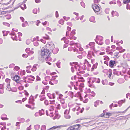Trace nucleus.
<instances>
[{"label": "nucleus", "mask_w": 130, "mask_h": 130, "mask_svg": "<svg viewBox=\"0 0 130 130\" xmlns=\"http://www.w3.org/2000/svg\"><path fill=\"white\" fill-rule=\"evenodd\" d=\"M15 102L16 103H18V102H19L20 103H22V101H21V100H19V101H16Z\"/></svg>", "instance_id": "58"}, {"label": "nucleus", "mask_w": 130, "mask_h": 130, "mask_svg": "<svg viewBox=\"0 0 130 130\" xmlns=\"http://www.w3.org/2000/svg\"><path fill=\"white\" fill-rule=\"evenodd\" d=\"M92 7L95 12L99 11L100 10L99 7L96 4L93 5L92 6Z\"/></svg>", "instance_id": "4"}, {"label": "nucleus", "mask_w": 130, "mask_h": 130, "mask_svg": "<svg viewBox=\"0 0 130 130\" xmlns=\"http://www.w3.org/2000/svg\"><path fill=\"white\" fill-rule=\"evenodd\" d=\"M26 99L27 98H23L22 100V101L23 102H24Z\"/></svg>", "instance_id": "57"}, {"label": "nucleus", "mask_w": 130, "mask_h": 130, "mask_svg": "<svg viewBox=\"0 0 130 130\" xmlns=\"http://www.w3.org/2000/svg\"><path fill=\"white\" fill-rule=\"evenodd\" d=\"M40 41L44 43H45L46 42L45 40H44L42 39H41Z\"/></svg>", "instance_id": "42"}, {"label": "nucleus", "mask_w": 130, "mask_h": 130, "mask_svg": "<svg viewBox=\"0 0 130 130\" xmlns=\"http://www.w3.org/2000/svg\"><path fill=\"white\" fill-rule=\"evenodd\" d=\"M56 18H58V17L59 15H58V13L57 11H56Z\"/></svg>", "instance_id": "36"}, {"label": "nucleus", "mask_w": 130, "mask_h": 130, "mask_svg": "<svg viewBox=\"0 0 130 130\" xmlns=\"http://www.w3.org/2000/svg\"><path fill=\"white\" fill-rule=\"evenodd\" d=\"M98 65L97 62L95 63V64L93 65L91 69V71H93L94 69H96L97 68Z\"/></svg>", "instance_id": "8"}, {"label": "nucleus", "mask_w": 130, "mask_h": 130, "mask_svg": "<svg viewBox=\"0 0 130 130\" xmlns=\"http://www.w3.org/2000/svg\"><path fill=\"white\" fill-rule=\"evenodd\" d=\"M41 79L38 76H37V81H39Z\"/></svg>", "instance_id": "41"}, {"label": "nucleus", "mask_w": 130, "mask_h": 130, "mask_svg": "<svg viewBox=\"0 0 130 130\" xmlns=\"http://www.w3.org/2000/svg\"><path fill=\"white\" fill-rule=\"evenodd\" d=\"M80 4L83 7L85 8V5L84 3L83 2H81L80 3Z\"/></svg>", "instance_id": "24"}, {"label": "nucleus", "mask_w": 130, "mask_h": 130, "mask_svg": "<svg viewBox=\"0 0 130 130\" xmlns=\"http://www.w3.org/2000/svg\"><path fill=\"white\" fill-rule=\"evenodd\" d=\"M45 93V90L44 89H43L42 91V92H41V94H44Z\"/></svg>", "instance_id": "59"}, {"label": "nucleus", "mask_w": 130, "mask_h": 130, "mask_svg": "<svg viewBox=\"0 0 130 130\" xmlns=\"http://www.w3.org/2000/svg\"><path fill=\"white\" fill-rule=\"evenodd\" d=\"M124 101L123 100H122L118 102V103L120 105L119 106H120L122 104V103Z\"/></svg>", "instance_id": "22"}, {"label": "nucleus", "mask_w": 130, "mask_h": 130, "mask_svg": "<svg viewBox=\"0 0 130 130\" xmlns=\"http://www.w3.org/2000/svg\"><path fill=\"white\" fill-rule=\"evenodd\" d=\"M10 80L8 78H6L5 80V81L7 83H10Z\"/></svg>", "instance_id": "34"}, {"label": "nucleus", "mask_w": 130, "mask_h": 130, "mask_svg": "<svg viewBox=\"0 0 130 130\" xmlns=\"http://www.w3.org/2000/svg\"><path fill=\"white\" fill-rule=\"evenodd\" d=\"M7 88H8L7 90L9 91L11 90V89L10 88V84L8 83L7 85Z\"/></svg>", "instance_id": "13"}, {"label": "nucleus", "mask_w": 130, "mask_h": 130, "mask_svg": "<svg viewBox=\"0 0 130 130\" xmlns=\"http://www.w3.org/2000/svg\"><path fill=\"white\" fill-rule=\"evenodd\" d=\"M35 2L37 3H39L40 2V0H35Z\"/></svg>", "instance_id": "49"}, {"label": "nucleus", "mask_w": 130, "mask_h": 130, "mask_svg": "<svg viewBox=\"0 0 130 130\" xmlns=\"http://www.w3.org/2000/svg\"><path fill=\"white\" fill-rule=\"evenodd\" d=\"M33 12L34 14L37 13V9L36 8L34 9L33 10Z\"/></svg>", "instance_id": "26"}, {"label": "nucleus", "mask_w": 130, "mask_h": 130, "mask_svg": "<svg viewBox=\"0 0 130 130\" xmlns=\"http://www.w3.org/2000/svg\"><path fill=\"white\" fill-rule=\"evenodd\" d=\"M67 29L69 31H70L71 29V28L69 27V26H68L67 27Z\"/></svg>", "instance_id": "56"}, {"label": "nucleus", "mask_w": 130, "mask_h": 130, "mask_svg": "<svg viewBox=\"0 0 130 130\" xmlns=\"http://www.w3.org/2000/svg\"><path fill=\"white\" fill-rule=\"evenodd\" d=\"M21 121L22 123H23L25 121V119L23 118H22L21 120Z\"/></svg>", "instance_id": "37"}, {"label": "nucleus", "mask_w": 130, "mask_h": 130, "mask_svg": "<svg viewBox=\"0 0 130 130\" xmlns=\"http://www.w3.org/2000/svg\"><path fill=\"white\" fill-rule=\"evenodd\" d=\"M14 69H15L17 71H18V70H19V69H20V68L18 66H15L14 68Z\"/></svg>", "instance_id": "32"}, {"label": "nucleus", "mask_w": 130, "mask_h": 130, "mask_svg": "<svg viewBox=\"0 0 130 130\" xmlns=\"http://www.w3.org/2000/svg\"><path fill=\"white\" fill-rule=\"evenodd\" d=\"M61 63V62L59 61H58V62H57V63H56V66L58 68H60V64Z\"/></svg>", "instance_id": "16"}, {"label": "nucleus", "mask_w": 130, "mask_h": 130, "mask_svg": "<svg viewBox=\"0 0 130 130\" xmlns=\"http://www.w3.org/2000/svg\"><path fill=\"white\" fill-rule=\"evenodd\" d=\"M25 106L26 107L30 108H31V107L30 106L27 104H26L25 105Z\"/></svg>", "instance_id": "46"}, {"label": "nucleus", "mask_w": 130, "mask_h": 130, "mask_svg": "<svg viewBox=\"0 0 130 130\" xmlns=\"http://www.w3.org/2000/svg\"><path fill=\"white\" fill-rule=\"evenodd\" d=\"M20 122H17L16 123V125H15L16 126H19V124H20Z\"/></svg>", "instance_id": "60"}, {"label": "nucleus", "mask_w": 130, "mask_h": 130, "mask_svg": "<svg viewBox=\"0 0 130 130\" xmlns=\"http://www.w3.org/2000/svg\"><path fill=\"white\" fill-rule=\"evenodd\" d=\"M77 38L76 37H71L70 38V39H74V40H75Z\"/></svg>", "instance_id": "31"}, {"label": "nucleus", "mask_w": 130, "mask_h": 130, "mask_svg": "<svg viewBox=\"0 0 130 130\" xmlns=\"http://www.w3.org/2000/svg\"><path fill=\"white\" fill-rule=\"evenodd\" d=\"M24 91L25 92V94L27 95H29L28 93L26 91V90H25Z\"/></svg>", "instance_id": "50"}, {"label": "nucleus", "mask_w": 130, "mask_h": 130, "mask_svg": "<svg viewBox=\"0 0 130 130\" xmlns=\"http://www.w3.org/2000/svg\"><path fill=\"white\" fill-rule=\"evenodd\" d=\"M14 35V32L12 31L11 32V33L10 34V35Z\"/></svg>", "instance_id": "64"}, {"label": "nucleus", "mask_w": 130, "mask_h": 130, "mask_svg": "<svg viewBox=\"0 0 130 130\" xmlns=\"http://www.w3.org/2000/svg\"><path fill=\"white\" fill-rule=\"evenodd\" d=\"M64 117L66 119H70V116L68 114L64 115Z\"/></svg>", "instance_id": "21"}, {"label": "nucleus", "mask_w": 130, "mask_h": 130, "mask_svg": "<svg viewBox=\"0 0 130 130\" xmlns=\"http://www.w3.org/2000/svg\"><path fill=\"white\" fill-rule=\"evenodd\" d=\"M20 19L21 20H22V22H24V18L22 17H20Z\"/></svg>", "instance_id": "39"}, {"label": "nucleus", "mask_w": 130, "mask_h": 130, "mask_svg": "<svg viewBox=\"0 0 130 130\" xmlns=\"http://www.w3.org/2000/svg\"><path fill=\"white\" fill-rule=\"evenodd\" d=\"M94 44V43L92 42H91L89 43L88 44V45H89V46H90L91 45H92Z\"/></svg>", "instance_id": "44"}, {"label": "nucleus", "mask_w": 130, "mask_h": 130, "mask_svg": "<svg viewBox=\"0 0 130 130\" xmlns=\"http://www.w3.org/2000/svg\"><path fill=\"white\" fill-rule=\"evenodd\" d=\"M109 8H106L105 10V13L107 14H108L109 13Z\"/></svg>", "instance_id": "15"}, {"label": "nucleus", "mask_w": 130, "mask_h": 130, "mask_svg": "<svg viewBox=\"0 0 130 130\" xmlns=\"http://www.w3.org/2000/svg\"><path fill=\"white\" fill-rule=\"evenodd\" d=\"M3 43V40L1 39L0 38V44H1Z\"/></svg>", "instance_id": "62"}, {"label": "nucleus", "mask_w": 130, "mask_h": 130, "mask_svg": "<svg viewBox=\"0 0 130 130\" xmlns=\"http://www.w3.org/2000/svg\"><path fill=\"white\" fill-rule=\"evenodd\" d=\"M46 126L45 125H43L41 128V130H45L46 129Z\"/></svg>", "instance_id": "19"}, {"label": "nucleus", "mask_w": 130, "mask_h": 130, "mask_svg": "<svg viewBox=\"0 0 130 130\" xmlns=\"http://www.w3.org/2000/svg\"><path fill=\"white\" fill-rule=\"evenodd\" d=\"M99 100H97L96 102H95L94 103V105L95 107H97V105H98V104L99 103Z\"/></svg>", "instance_id": "12"}, {"label": "nucleus", "mask_w": 130, "mask_h": 130, "mask_svg": "<svg viewBox=\"0 0 130 130\" xmlns=\"http://www.w3.org/2000/svg\"><path fill=\"white\" fill-rule=\"evenodd\" d=\"M64 21L63 20L61 19L59 21V23L61 25H63V24Z\"/></svg>", "instance_id": "18"}, {"label": "nucleus", "mask_w": 130, "mask_h": 130, "mask_svg": "<svg viewBox=\"0 0 130 130\" xmlns=\"http://www.w3.org/2000/svg\"><path fill=\"white\" fill-rule=\"evenodd\" d=\"M71 70L72 72L73 73L74 71V70L73 67H72L71 68Z\"/></svg>", "instance_id": "48"}, {"label": "nucleus", "mask_w": 130, "mask_h": 130, "mask_svg": "<svg viewBox=\"0 0 130 130\" xmlns=\"http://www.w3.org/2000/svg\"><path fill=\"white\" fill-rule=\"evenodd\" d=\"M86 63L88 64L89 63V62L88 61H87V60L85 59V62L84 63H86Z\"/></svg>", "instance_id": "61"}, {"label": "nucleus", "mask_w": 130, "mask_h": 130, "mask_svg": "<svg viewBox=\"0 0 130 130\" xmlns=\"http://www.w3.org/2000/svg\"><path fill=\"white\" fill-rule=\"evenodd\" d=\"M40 126L39 125H36L35 126L34 128L36 130H38L39 129Z\"/></svg>", "instance_id": "11"}, {"label": "nucleus", "mask_w": 130, "mask_h": 130, "mask_svg": "<svg viewBox=\"0 0 130 130\" xmlns=\"http://www.w3.org/2000/svg\"><path fill=\"white\" fill-rule=\"evenodd\" d=\"M116 64V62L114 60H110L109 62V66L110 67L114 66V64Z\"/></svg>", "instance_id": "6"}, {"label": "nucleus", "mask_w": 130, "mask_h": 130, "mask_svg": "<svg viewBox=\"0 0 130 130\" xmlns=\"http://www.w3.org/2000/svg\"><path fill=\"white\" fill-rule=\"evenodd\" d=\"M18 89L20 90H23L24 89V87L23 86H21L19 87Z\"/></svg>", "instance_id": "23"}, {"label": "nucleus", "mask_w": 130, "mask_h": 130, "mask_svg": "<svg viewBox=\"0 0 130 130\" xmlns=\"http://www.w3.org/2000/svg\"><path fill=\"white\" fill-rule=\"evenodd\" d=\"M39 114V112H36L35 114V116L36 117H37V116H38V115Z\"/></svg>", "instance_id": "47"}, {"label": "nucleus", "mask_w": 130, "mask_h": 130, "mask_svg": "<svg viewBox=\"0 0 130 130\" xmlns=\"http://www.w3.org/2000/svg\"><path fill=\"white\" fill-rule=\"evenodd\" d=\"M60 126H54L50 128L49 129L47 130H55V129L60 128ZM56 130H58V129Z\"/></svg>", "instance_id": "7"}, {"label": "nucleus", "mask_w": 130, "mask_h": 130, "mask_svg": "<svg viewBox=\"0 0 130 130\" xmlns=\"http://www.w3.org/2000/svg\"><path fill=\"white\" fill-rule=\"evenodd\" d=\"M30 40L29 39L27 40L26 41V44L28 45L30 44Z\"/></svg>", "instance_id": "27"}, {"label": "nucleus", "mask_w": 130, "mask_h": 130, "mask_svg": "<svg viewBox=\"0 0 130 130\" xmlns=\"http://www.w3.org/2000/svg\"><path fill=\"white\" fill-rule=\"evenodd\" d=\"M115 13L114 11H112L111 12V14H112V17H114V15H113V14Z\"/></svg>", "instance_id": "63"}, {"label": "nucleus", "mask_w": 130, "mask_h": 130, "mask_svg": "<svg viewBox=\"0 0 130 130\" xmlns=\"http://www.w3.org/2000/svg\"><path fill=\"white\" fill-rule=\"evenodd\" d=\"M95 20V17L94 16H92L90 19V21L92 22H94Z\"/></svg>", "instance_id": "10"}, {"label": "nucleus", "mask_w": 130, "mask_h": 130, "mask_svg": "<svg viewBox=\"0 0 130 130\" xmlns=\"http://www.w3.org/2000/svg\"><path fill=\"white\" fill-rule=\"evenodd\" d=\"M41 58L39 57V59L40 60L43 61L45 59L46 61H51L52 59L50 57L51 52L49 49L45 48L43 47L41 50Z\"/></svg>", "instance_id": "1"}, {"label": "nucleus", "mask_w": 130, "mask_h": 130, "mask_svg": "<svg viewBox=\"0 0 130 130\" xmlns=\"http://www.w3.org/2000/svg\"><path fill=\"white\" fill-rule=\"evenodd\" d=\"M33 101H29V103H31V104H32L33 105H34L35 103L33 102Z\"/></svg>", "instance_id": "55"}, {"label": "nucleus", "mask_w": 130, "mask_h": 130, "mask_svg": "<svg viewBox=\"0 0 130 130\" xmlns=\"http://www.w3.org/2000/svg\"><path fill=\"white\" fill-rule=\"evenodd\" d=\"M77 57L80 59H81L82 58V56L81 55H79L77 56Z\"/></svg>", "instance_id": "45"}, {"label": "nucleus", "mask_w": 130, "mask_h": 130, "mask_svg": "<svg viewBox=\"0 0 130 130\" xmlns=\"http://www.w3.org/2000/svg\"><path fill=\"white\" fill-rule=\"evenodd\" d=\"M49 46V47L50 48V50H51L53 53L54 54H56L59 51L58 49L57 48H56L54 49L55 47L54 44L51 43H50L48 44Z\"/></svg>", "instance_id": "2"}, {"label": "nucleus", "mask_w": 130, "mask_h": 130, "mask_svg": "<svg viewBox=\"0 0 130 130\" xmlns=\"http://www.w3.org/2000/svg\"><path fill=\"white\" fill-rule=\"evenodd\" d=\"M105 115L107 116L106 117L108 118L109 116H110L111 115V114L109 112H106L105 114Z\"/></svg>", "instance_id": "14"}, {"label": "nucleus", "mask_w": 130, "mask_h": 130, "mask_svg": "<svg viewBox=\"0 0 130 130\" xmlns=\"http://www.w3.org/2000/svg\"><path fill=\"white\" fill-rule=\"evenodd\" d=\"M44 103L46 105H47L48 104V101L47 100L45 101Z\"/></svg>", "instance_id": "35"}, {"label": "nucleus", "mask_w": 130, "mask_h": 130, "mask_svg": "<svg viewBox=\"0 0 130 130\" xmlns=\"http://www.w3.org/2000/svg\"><path fill=\"white\" fill-rule=\"evenodd\" d=\"M74 44V41H71L69 44V45H73Z\"/></svg>", "instance_id": "33"}, {"label": "nucleus", "mask_w": 130, "mask_h": 130, "mask_svg": "<svg viewBox=\"0 0 130 130\" xmlns=\"http://www.w3.org/2000/svg\"><path fill=\"white\" fill-rule=\"evenodd\" d=\"M39 44L38 42H36L34 43V45L36 46H37Z\"/></svg>", "instance_id": "43"}, {"label": "nucleus", "mask_w": 130, "mask_h": 130, "mask_svg": "<svg viewBox=\"0 0 130 130\" xmlns=\"http://www.w3.org/2000/svg\"><path fill=\"white\" fill-rule=\"evenodd\" d=\"M75 30L73 29V30L70 33V35H74L75 34Z\"/></svg>", "instance_id": "17"}, {"label": "nucleus", "mask_w": 130, "mask_h": 130, "mask_svg": "<svg viewBox=\"0 0 130 130\" xmlns=\"http://www.w3.org/2000/svg\"><path fill=\"white\" fill-rule=\"evenodd\" d=\"M104 63L105 64H106L107 66L108 65V62L106 61H104Z\"/></svg>", "instance_id": "52"}, {"label": "nucleus", "mask_w": 130, "mask_h": 130, "mask_svg": "<svg viewBox=\"0 0 130 130\" xmlns=\"http://www.w3.org/2000/svg\"><path fill=\"white\" fill-rule=\"evenodd\" d=\"M69 112V110H68L66 109L65 110L64 112V114L65 115H67L68 114Z\"/></svg>", "instance_id": "25"}, {"label": "nucleus", "mask_w": 130, "mask_h": 130, "mask_svg": "<svg viewBox=\"0 0 130 130\" xmlns=\"http://www.w3.org/2000/svg\"><path fill=\"white\" fill-rule=\"evenodd\" d=\"M79 124H76L74 125L69 127L67 130H78Z\"/></svg>", "instance_id": "3"}, {"label": "nucleus", "mask_w": 130, "mask_h": 130, "mask_svg": "<svg viewBox=\"0 0 130 130\" xmlns=\"http://www.w3.org/2000/svg\"><path fill=\"white\" fill-rule=\"evenodd\" d=\"M22 56L24 58H26L28 57V56L27 55L24 54H23Z\"/></svg>", "instance_id": "38"}, {"label": "nucleus", "mask_w": 130, "mask_h": 130, "mask_svg": "<svg viewBox=\"0 0 130 130\" xmlns=\"http://www.w3.org/2000/svg\"><path fill=\"white\" fill-rule=\"evenodd\" d=\"M1 119H2L3 120H8V118H4L2 116H1Z\"/></svg>", "instance_id": "28"}, {"label": "nucleus", "mask_w": 130, "mask_h": 130, "mask_svg": "<svg viewBox=\"0 0 130 130\" xmlns=\"http://www.w3.org/2000/svg\"><path fill=\"white\" fill-rule=\"evenodd\" d=\"M59 117V116L58 115H56L54 118L53 119H58Z\"/></svg>", "instance_id": "30"}, {"label": "nucleus", "mask_w": 130, "mask_h": 130, "mask_svg": "<svg viewBox=\"0 0 130 130\" xmlns=\"http://www.w3.org/2000/svg\"><path fill=\"white\" fill-rule=\"evenodd\" d=\"M3 24L4 25H6L8 27H9L10 26V25L8 23L6 22H3Z\"/></svg>", "instance_id": "29"}, {"label": "nucleus", "mask_w": 130, "mask_h": 130, "mask_svg": "<svg viewBox=\"0 0 130 130\" xmlns=\"http://www.w3.org/2000/svg\"><path fill=\"white\" fill-rule=\"evenodd\" d=\"M12 79L15 81L17 83H19V81L20 78L19 76L18 75H15L13 77H12Z\"/></svg>", "instance_id": "5"}, {"label": "nucleus", "mask_w": 130, "mask_h": 130, "mask_svg": "<svg viewBox=\"0 0 130 130\" xmlns=\"http://www.w3.org/2000/svg\"><path fill=\"white\" fill-rule=\"evenodd\" d=\"M114 83H109V84L111 86H113L114 85Z\"/></svg>", "instance_id": "51"}, {"label": "nucleus", "mask_w": 130, "mask_h": 130, "mask_svg": "<svg viewBox=\"0 0 130 130\" xmlns=\"http://www.w3.org/2000/svg\"><path fill=\"white\" fill-rule=\"evenodd\" d=\"M47 95L48 96L49 98L50 99H51V98L50 96L51 95V94L50 93H48L47 94Z\"/></svg>", "instance_id": "54"}, {"label": "nucleus", "mask_w": 130, "mask_h": 130, "mask_svg": "<svg viewBox=\"0 0 130 130\" xmlns=\"http://www.w3.org/2000/svg\"><path fill=\"white\" fill-rule=\"evenodd\" d=\"M29 100L30 101H34V98L31 96L29 97Z\"/></svg>", "instance_id": "20"}, {"label": "nucleus", "mask_w": 130, "mask_h": 130, "mask_svg": "<svg viewBox=\"0 0 130 130\" xmlns=\"http://www.w3.org/2000/svg\"><path fill=\"white\" fill-rule=\"evenodd\" d=\"M55 100H53L50 103V104H54L55 103Z\"/></svg>", "instance_id": "40"}, {"label": "nucleus", "mask_w": 130, "mask_h": 130, "mask_svg": "<svg viewBox=\"0 0 130 130\" xmlns=\"http://www.w3.org/2000/svg\"><path fill=\"white\" fill-rule=\"evenodd\" d=\"M130 95V94L129 93H128L126 94V97L127 98H128V97Z\"/></svg>", "instance_id": "53"}, {"label": "nucleus", "mask_w": 130, "mask_h": 130, "mask_svg": "<svg viewBox=\"0 0 130 130\" xmlns=\"http://www.w3.org/2000/svg\"><path fill=\"white\" fill-rule=\"evenodd\" d=\"M39 112L40 116H41L42 115H44V111L43 109H42L41 110H39Z\"/></svg>", "instance_id": "9"}]
</instances>
